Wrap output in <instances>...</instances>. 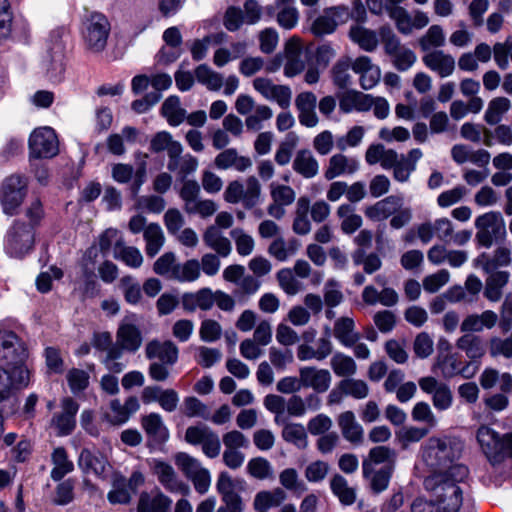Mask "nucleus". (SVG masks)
I'll return each instance as SVG.
<instances>
[{"label": "nucleus", "instance_id": "58", "mask_svg": "<svg viewBox=\"0 0 512 512\" xmlns=\"http://www.w3.org/2000/svg\"><path fill=\"white\" fill-rule=\"evenodd\" d=\"M436 365L441 370L444 378H452L458 375L461 362L456 354L437 356Z\"/></svg>", "mask_w": 512, "mask_h": 512}, {"label": "nucleus", "instance_id": "35", "mask_svg": "<svg viewBox=\"0 0 512 512\" xmlns=\"http://www.w3.org/2000/svg\"><path fill=\"white\" fill-rule=\"evenodd\" d=\"M113 256L131 268H139L143 263V256L138 248L125 246L122 238L116 240Z\"/></svg>", "mask_w": 512, "mask_h": 512}, {"label": "nucleus", "instance_id": "41", "mask_svg": "<svg viewBox=\"0 0 512 512\" xmlns=\"http://www.w3.org/2000/svg\"><path fill=\"white\" fill-rule=\"evenodd\" d=\"M418 45L423 52H431L432 48L443 47L445 45V33L443 28L434 24L431 25L426 33L418 39Z\"/></svg>", "mask_w": 512, "mask_h": 512}, {"label": "nucleus", "instance_id": "42", "mask_svg": "<svg viewBox=\"0 0 512 512\" xmlns=\"http://www.w3.org/2000/svg\"><path fill=\"white\" fill-rule=\"evenodd\" d=\"M394 470L391 466L381 467L378 470L371 468V472L363 477L369 480L372 492L379 494L388 488Z\"/></svg>", "mask_w": 512, "mask_h": 512}, {"label": "nucleus", "instance_id": "10", "mask_svg": "<svg viewBox=\"0 0 512 512\" xmlns=\"http://www.w3.org/2000/svg\"><path fill=\"white\" fill-rule=\"evenodd\" d=\"M28 145L32 158H51L58 153V140L50 127L35 129L29 137Z\"/></svg>", "mask_w": 512, "mask_h": 512}, {"label": "nucleus", "instance_id": "56", "mask_svg": "<svg viewBox=\"0 0 512 512\" xmlns=\"http://www.w3.org/2000/svg\"><path fill=\"white\" fill-rule=\"evenodd\" d=\"M175 463L188 479L197 474L198 471L204 469L198 459L185 452L176 454Z\"/></svg>", "mask_w": 512, "mask_h": 512}, {"label": "nucleus", "instance_id": "46", "mask_svg": "<svg viewBox=\"0 0 512 512\" xmlns=\"http://www.w3.org/2000/svg\"><path fill=\"white\" fill-rule=\"evenodd\" d=\"M49 54L51 59L47 75L52 82L59 83L63 80L65 72L64 47L57 44L56 51Z\"/></svg>", "mask_w": 512, "mask_h": 512}, {"label": "nucleus", "instance_id": "52", "mask_svg": "<svg viewBox=\"0 0 512 512\" xmlns=\"http://www.w3.org/2000/svg\"><path fill=\"white\" fill-rule=\"evenodd\" d=\"M341 388L345 396H350L355 399H364L369 394V387L367 383L361 379L352 377L344 378L341 380Z\"/></svg>", "mask_w": 512, "mask_h": 512}, {"label": "nucleus", "instance_id": "24", "mask_svg": "<svg viewBox=\"0 0 512 512\" xmlns=\"http://www.w3.org/2000/svg\"><path fill=\"white\" fill-rule=\"evenodd\" d=\"M484 286V297L490 302H498L503 296V288L508 284L510 273L508 271L493 270L487 272Z\"/></svg>", "mask_w": 512, "mask_h": 512}, {"label": "nucleus", "instance_id": "49", "mask_svg": "<svg viewBox=\"0 0 512 512\" xmlns=\"http://www.w3.org/2000/svg\"><path fill=\"white\" fill-rule=\"evenodd\" d=\"M21 387L25 386L17 382V374L0 366V402L8 399L15 389Z\"/></svg>", "mask_w": 512, "mask_h": 512}, {"label": "nucleus", "instance_id": "57", "mask_svg": "<svg viewBox=\"0 0 512 512\" xmlns=\"http://www.w3.org/2000/svg\"><path fill=\"white\" fill-rule=\"evenodd\" d=\"M248 473L256 479H266L273 475L270 462L263 457L252 458L247 464Z\"/></svg>", "mask_w": 512, "mask_h": 512}, {"label": "nucleus", "instance_id": "48", "mask_svg": "<svg viewBox=\"0 0 512 512\" xmlns=\"http://www.w3.org/2000/svg\"><path fill=\"white\" fill-rule=\"evenodd\" d=\"M200 276V263L196 259L187 260L184 264H178L174 271L173 280L179 282H193Z\"/></svg>", "mask_w": 512, "mask_h": 512}, {"label": "nucleus", "instance_id": "26", "mask_svg": "<svg viewBox=\"0 0 512 512\" xmlns=\"http://www.w3.org/2000/svg\"><path fill=\"white\" fill-rule=\"evenodd\" d=\"M108 461L104 455L97 452H92L89 449H82L79 459L78 466L83 473H93L98 477H103Z\"/></svg>", "mask_w": 512, "mask_h": 512}, {"label": "nucleus", "instance_id": "9", "mask_svg": "<svg viewBox=\"0 0 512 512\" xmlns=\"http://www.w3.org/2000/svg\"><path fill=\"white\" fill-rule=\"evenodd\" d=\"M185 441L191 445L201 444L203 453L209 458H216L220 454L218 434L204 424L189 426L185 432Z\"/></svg>", "mask_w": 512, "mask_h": 512}, {"label": "nucleus", "instance_id": "5", "mask_svg": "<svg viewBox=\"0 0 512 512\" xmlns=\"http://www.w3.org/2000/svg\"><path fill=\"white\" fill-rule=\"evenodd\" d=\"M111 26L107 17L96 11H86L82 20V36L88 50L99 53L107 45Z\"/></svg>", "mask_w": 512, "mask_h": 512}, {"label": "nucleus", "instance_id": "53", "mask_svg": "<svg viewBox=\"0 0 512 512\" xmlns=\"http://www.w3.org/2000/svg\"><path fill=\"white\" fill-rule=\"evenodd\" d=\"M107 499L111 504H128L131 495L127 489V480L125 477H118L113 481V489L108 493Z\"/></svg>", "mask_w": 512, "mask_h": 512}, {"label": "nucleus", "instance_id": "43", "mask_svg": "<svg viewBox=\"0 0 512 512\" xmlns=\"http://www.w3.org/2000/svg\"><path fill=\"white\" fill-rule=\"evenodd\" d=\"M510 100L506 97H495L489 104L484 114V120L489 125L501 122L503 115L510 109Z\"/></svg>", "mask_w": 512, "mask_h": 512}, {"label": "nucleus", "instance_id": "11", "mask_svg": "<svg viewBox=\"0 0 512 512\" xmlns=\"http://www.w3.org/2000/svg\"><path fill=\"white\" fill-rule=\"evenodd\" d=\"M165 150L169 157L167 169L170 172H174L178 168L179 156L182 154L183 147L180 142L173 140V137L169 132H157L150 141V151L153 153H160Z\"/></svg>", "mask_w": 512, "mask_h": 512}, {"label": "nucleus", "instance_id": "44", "mask_svg": "<svg viewBox=\"0 0 512 512\" xmlns=\"http://www.w3.org/2000/svg\"><path fill=\"white\" fill-rule=\"evenodd\" d=\"M333 372L339 377L349 378L357 371L356 362L352 357L336 352L330 360Z\"/></svg>", "mask_w": 512, "mask_h": 512}, {"label": "nucleus", "instance_id": "21", "mask_svg": "<svg viewBox=\"0 0 512 512\" xmlns=\"http://www.w3.org/2000/svg\"><path fill=\"white\" fill-rule=\"evenodd\" d=\"M403 206V198L397 195H390L384 199L368 206L365 209V216L372 221H383L397 212Z\"/></svg>", "mask_w": 512, "mask_h": 512}, {"label": "nucleus", "instance_id": "59", "mask_svg": "<svg viewBox=\"0 0 512 512\" xmlns=\"http://www.w3.org/2000/svg\"><path fill=\"white\" fill-rule=\"evenodd\" d=\"M74 486L75 481L71 478H68L64 481H61L55 490V498L53 499V503L55 505L65 506L70 504L74 500Z\"/></svg>", "mask_w": 512, "mask_h": 512}, {"label": "nucleus", "instance_id": "40", "mask_svg": "<svg viewBox=\"0 0 512 512\" xmlns=\"http://www.w3.org/2000/svg\"><path fill=\"white\" fill-rule=\"evenodd\" d=\"M143 236L146 241V254L149 257H154L158 254L165 241L161 227L157 223H150L146 226Z\"/></svg>", "mask_w": 512, "mask_h": 512}, {"label": "nucleus", "instance_id": "50", "mask_svg": "<svg viewBox=\"0 0 512 512\" xmlns=\"http://www.w3.org/2000/svg\"><path fill=\"white\" fill-rule=\"evenodd\" d=\"M282 437L286 442L292 443L298 448L304 449L307 446V435L302 424H286L282 430Z\"/></svg>", "mask_w": 512, "mask_h": 512}, {"label": "nucleus", "instance_id": "2", "mask_svg": "<svg viewBox=\"0 0 512 512\" xmlns=\"http://www.w3.org/2000/svg\"><path fill=\"white\" fill-rule=\"evenodd\" d=\"M462 450L463 445L456 438L432 436L425 444L423 458L435 472H443L459 465L455 462L460 458Z\"/></svg>", "mask_w": 512, "mask_h": 512}, {"label": "nucleus", "instance_id": "33", "mask_svg": "<svg viewBox=\"0 0 512 512\" xmlns=\"http://www.w3.org/2000/svg\"><path fill=\"white\" fill-rule=\"evenodd\" d=\"M354 329L355 323L352 318L340 317L334 324V336L343 346L352 347L360 339L359 333Z\"/></svg>", "mask_w": 512, "mask_h": 512}, {"label": "nucleus", "instance_id": "28", "mask_svg": "<svg viewBox=\"0 0 512 512\" xmlns=\"http://www.w3.org/2000/svg\"><path fill=\"white\" fill-rule=\"evenodd\" d=\"M116 340L129 353H135L142 345L140 329L131 323H121L116 333Z\"/></svg>", "mask_w": 512, "mask_h": 512}, {"label": "nucleus", "instance_id": "6", "mask_svg": "<svg viewBox=\"0 0 512 512\" xmlns=\"http://www.w3.org/2000/svg\"><path fill=\"white\" fill-rule=\"evenodd\" d=\"M28 193V179L21 174L7 176L0 186V205L4 214L17 215Z\"/></svg>", "mask_w": 512, "mask_h": 512}, {"label": "nucleus", "instance_id": "36", "mask_svg": "<svg viewBox=\"0 0 512 512\" xmlns=\"http://www.w3.org/2000/svg\"><path fill=\"white\" fill-rule=\"evenodd\" d=\"M203 241L209 248L216 251L222 257L228 256L231 252V242L228 238L224 237L220 230L214 225L206 229L203 235Z\"/></svg>", "mask_w": 512, "mask_h": 512}, {"label": "nucleus", "instance_id": "32", "mask_svg": "<svg viewBox=\"0 0 512 512\" xmlns=\"http://www.w3.org/2000/svg\"><path fill=\"white\" fill-rule=\"evenodd\" d=\"M285 52L287 57V62L284 67L285 76L294 77L300 74L304 70L305 64L300 58L302 48L299 42L294 39H290L286 43Z\"/></svg>", "mask_w": 512, "mask_h": 512}, {"label": "nucleus", "instance_id": "25", "mask_svg": "<svg viewBox=\"0 0 512 512\" xmlns=\"http://www.w3.org/2000/svg\"><path fill=\"white\" fill-rule=\"evenodd\" d=\"M154 473L158 481L170 492H187L188 486L179 481L174 468L163 461H157L154 465Z\"/></svg>", "mask_w": 512, "mask_h": 512}, {"label": "nucleus", "instance_id": "20", "mask_svg": "<svg viewBox=\"0 0 512 512\" xmlns=\"http://www.w3.org/2000/svg\"><path fill=\"white\" fill-rule=\"evenodd\" d=\"M422 61L427 68L436 72L441 78L450 76L455 69L454 57L439 49L426 53Z\"/></svg>", "mask_w": 512, "mask_h": 512}, {"label": "nucleus", "instance_id": "45", "mask_svg": "<svg viewBox=\"0 0 512 512\" xmlns=\"http://www.w3.org/2000/svg\"><path fill=\"white\" fill-rule=\"evenodd\" d=\"M195 76L199 83L205 85L212 91L220 90L223 85V76L213 71L206 64H201L195 69Z\"/></svg>", "mask_w": 512, "mask_h": 512}, {"label": "nucleus", "instance_id": "8", "mask_svg": "<svg viewBox=\"0 0 512 512\" xmlns=\"http://www.w3.org/2000/svg\"><path fill=\"white\" fill-rule=\"evenodd\" d=\"M35 231L22 220H15L6 234L5 250L14 258H23L32 251L35 242Z\"/></svg>", "mask_w": 512, "mask_h": 512}, {"label": "nucleus", "instance_id": "12", "mask_svg": "<svg viewBox=\"0 0 512 512\" xmlns=\"http://www.w3.org/2000/svg\"><path fill=\"white\" fill-rule=\"evenodd\" d=\"M389 17L395 22L397 30L403 35H409L413 29H422L429 24V17L425 12L416 10L414 16L411 17L404 7L390 8Z\"/></svg>", "mask_w": 512, "mask_h": 512}, {"label": "nucleus", "instance_id": "14", "mask_svg": "<svg viewBox=\"0 0 512 512\" xmlns=\"http://www.w3.org/2000/svg\"><path fill=\"white\" fill-rule=\"evenodd\" d=\"M62 411L53 415L51 424L57 429L58 436L72 434L76 427V415L79 411V404L72 397H65L61 401Z\"/></svg>", "mask_w": 512, "mask_h": 512}, {"label": "nucleus", "instance_id": "22", "mask_svg": "<svg viewBox=\"0 0 512 512\" xmlns=\"http://www.w3.org/2000/svg\"><path fill=\"white\" fill-rule=\"evenodd\" d=\"M317 98L312 92H302L295 99L296 108L299 111V122L306 127H315L318 117L315 112Z\"/></svg>", "mask_w": 512, "mask_h": 512}, {"label": "nucleus", "instance_id": "18", "mask_svg": "<svg viewBox=\"0 0 512 512\" xmlns=\"http://www.w3.org/2000/svg\"><path fill=\"white\" fill-rule=\"evenodd\" d=\"M302 387L312 388L316 393L326 392L331 384V374L327 369H318L314 366L302 367L299 370Z\"/></svg>", "mask_w": 512, "mask_h": 512}, {"label": "nucleus", "instance_id": "17", "mask_svg": "<svg viewBox=\"0 0 512 512\" xmlns=\"http://www.w3.org/2000/svg\"><path fill=\"white\" fill-rule=\"evenodd\" d=\"M396 459L397 452L393 448L384 445L371 448L367 457L362 461L363 476H367L375 465L391 466V469H395Z\"/></svg>", "mask_w": 512, "mask_h": 512}, {"label": "nucleus", "instance_id": "31", "mask_svg": "<svg viewBox=\"0 0 512 512\" xmlns=\"http://www.w3.org/2000/svg\"><path fill=\"white\" fill-rule=\"evenodd\" d=\"M171 503V499L160 491L153 497L148 492H142L138 500L137 512H168Z\"/></svg>", "mask_w": 512, "mask_h": 512}, {"label": "nucleus", "instance_id": "30", "mask_svg": "<svg viewBox=\"0 0 512 512\" xmlns=\"http://www.w3.org/2000/svg\"><path fill=\"white\" fill-rule=\"evenodd\" d=\"M292 167L297 174L307 179L315 177L319 171L318 161L308 149L296 153Z\"/></svg>", "mask_w": 512, "mask_h": 512}, {"label": "nucleus", "instance_id": "51", "mask_svg": "<svg viewBox=\"0 0 512 512\" xmlns=\"http://www.w3.org/2000/svg\"><path fill=\"white\" fill-rule=\"evenodd\" d=\"M179 263H176V256L173 252H166L161 255L153 264V271L167 279H173L174 271Z\"/></svg>", "mask_w": 512, "mask_h": 512}, {"label": "nucleus", "instance_id": "1", "mask_svg": "<svg viewBox=\"0 0 512 512\" xmlns=\"http://www.w3.org/2000/svg\"><path fill=\"white\" fill-rule=\"evenodd\" d=\"M465 465L451 467L450 470L434 472L424 480V487L431 492L433 500L441 512H458L463 503V491L458 486L468 477Z\"/></svg>", "mask_w": 512, "mask_h": 512}, {"label": "nucleus", "instance_id": "16", "mask_svg": "<svg viewBox=\"0 0 512 512\" xmlns=\"http://www.w3.org/2000/svg\"><path fill=\"white\" fill-rule=\"evenodd\" d=\"M141 426L148 438L151 447H158L169 439V430L163 422L160 414L152 412L141 418Z\"/></svg>", "mask_w": 512, "mask_h": 512}, {"label": "nucleus", "instance_id": "39", "mask_svg": "<svg viewBox=\"0 0 512 512\" xmlns=\"http://www.w3.org/2000/svg\"><path fill=\"white\" fill-rule=\"evenodd\" d=\"M161 114L171 126H178L184 121L186 110L180 107L179 97L171 95L163 102Z\"/></svg>", "mask_w": 512, "mask_h": 512}, {"label": "nucleus", "instance_id": "4", "mask_svg": "<svg viewBox=\"0 0 512 512\" xmlns=\"http://www.w3.org/2000/svg\"><path fill=\"white\" fill-rule=\"evenodd\" d=\"M476 438L492 466L512 458V432L501 435L491 427L482 425L477 430Z\"/></svg>", "mask_w": 512, "mask_h": 512}, {"label": "nucleus", "instance_id": "27", "mask_svg": "<svg viewBox=\"0 0 512 512\" xmlns=\"http://www.w3.org/2000/svg\"><path fill=\"white\" fill-rule=\"evenodd\" d=\"M181 302L187 312H194L197 308L207 311L213 307L215 299L210 288H201L195 293H184Z\"/></svg>", "mask_w": 512, "mask_h": 512}, {"label": "nucleus", "instance_id": "47", "mask_svg": "<svg viewBox=\"0 0 512 512\" xmlns=\"http://www.w3.org/2000/svg\"><path fill=\"white\" fill-rule=\"evenodd\" d=\"M286 498L285 492L281 488L274 491H261L256 494L254 499V508L256 510H265L273 506L280 505Z\"/></svg>", "mask_w": 512, "mask_h": 512}, {"label": "nucleus", "instance_id": "61", "mask_svg": "<svg viewBox=\"0 0 512 512\" xmlns=\"http://www.w3.org/2000/svg\"><path fill=\"white\" fill-rule=\"evenodd\" d=\"M184 413L187 417H201L205 420L210 419L208 407L194 396L184 399Z\"/></svg>", "mask_w": 512, "mask_h": 512}, {"label": "nucleus", "instance_id": "3", "mask_svg": "<svg viewBox=\"0 0 512 512\" xmlns=\"http://www.w3.org/2000/svg\"><path fill=\"white\" fill-rule=\"evenodd\" d=\"M27 357V348L16 333L0 329V358L17 374V382L24 386L30 381V371L24 365Z\"/></svg>", "mask_w": 512, "mask_h": 512}, {"label": "nucleus", "instance_id": "7", "mask_svg": "<svg viewBox=\"0 0 512 512\" xmlns=\"http://www.w3.org/2000/svg\"><path fill=\"white\" fill-rule=\"evenodd\" d=\"M477 233L475 240L481 247L490 248L493 243H500L506 237V225L500 212L490 211L475 220Z\"/></svg>", "mask_w": 512, "mask_h": 512}, {"label": "nucleus", "instance_id": "55", "mask_svg": "<svg viewBox=\"0 0 512 512\" xmlns=\"http://www.w3.org/2000/svg\"><path fill=\"white\" fill-rule=\"evenodd\" d=\"M120 287L123 289L124 299L129 304H137L141 299V287L140 284L134 279V277L127 275L121 278Z\"/></svg>", "mask_w": 512, "mask_h": 512}, {"label": "nucleus", "instance_id": "15", "mask_svg": "<svg viewBox=\"0 0 512 512\" xmlns=\"http://www.w3.org/2000/svg\"><path fill=\"white\" fill-rule=\"evenodd\" d=\"M350 13L344 6H334L327 8L323 15L318 16L311 26L315 36H324L333 33L339 22H345Z\"/></svg>", "mask_w": 512, "mask_h": 512}, {"label": "nucleus", "instance_id": "23", "mask_svg": "<svg viewBox=\"0 0 512 512\" xmlns=\"http://www.w3.org/2000/svg\"><path fill=\"white\" fill-rule=\"evenodd\" d=\"M337 422L344 439L356 445L363 442V427L356 421L355 414L352 411L342 412L338 416Z\"/></svg>", "mask_w": 512, "mask_h": 512}, {"label": "nucleus", "instance_id": "63", "mask_svg": "<svg viewBox=\"0 0 512 512\" xmlns=\"http://www.w3.org/2000/svg\"><path fill=\"white\" fill-rule=\"evenodd\" d=\"M231 237L235 240L236 250L239 255H250L254 249L253 238L245 234L241 229L236 228L230 232Z\"/></svg>", "mask_w": 512, "mask_h": 512}, {"label": "nucleus", "instance_id": "37", "mask_svg": "<svg viewBox=\"0 0 512 512\" xmlns=\"http://www.w3.org/2000/svg\"><path fill=\"white\" fill-rule=\"evenodd\" d=\"M51 460L54 467L51 470L50 476L54 481H61L65 475L74 469V464L68 459L67 451L64 447L55 448L52 452Z\"/></svg>", "mask_w": 512, "mask_h": 512}, {"label": "nucleus", "instance_id": "62", "mask_svg": "<svg viewBox=\"0 0 512 512\" xmlns=\"http://www.w3.org/2000/svg\"><path fill=\"white\" fill-rule=\"evenodd\" d=\"M511 263V251L507 247H498L493 257L484 265L485 272H493L499 267L508 266Z\"/></svg>", "mask_w": 512, "mask_h": 512}, {"label": "nucleus", "instance_id": "60", "mask_svg": "<svg viewBox=\"0 0 512 512\" xmlns=\"http://www.w3.org/2000/svg\"><path fill=\"white\" fill-rule=\"evenodd\" d=\"M379 35L384 46V51L390 57L404 47L401 45L400 39L390 26H382L379 29Z\"/></svg>", "mask_w": 512, "mask_h": 512}, {"label": "nucleus", "instance_id": "29", "mask_svg": "<svg viewBox=\"0 0 512 512\" xmlns=\"http://www.w3.org/2000/svg\"><path fill=\"white\" fill-rule=\"evenodd\" d=\"M456 346L465 352L472 363H477L486 353L485 341L480 336L472 333L461 336L457 340Z\"/></svg>", "mask_w": 512, "mask_h": 512}, {"label": "nucleus", "instance_id": "54", "mask_svg": "<svg viewBox=\"0 0 512 512\" xmlns=\"http://www.w3.org/2000/svg\"><path fill=\"white\" fill-rule=\"evenodd\" d=\"M261 185L255 176H250L246 180V188L243 194V206L246 209L254 208L260 200Z\"/></svg>", "mask_w": 512, "mask_h": 512}, {"label": "nucleus", "instance_id": "13", "mask_svg": "<svg viewBox=\"0 0 512 512\" xmlns=\"http://www.w3.org/2000/svg\"><path fill=\"white\" fill-rule=\"evenodd\" d=\"M243 481H234L228 472L223 471L219 474L216 483V490L224 503L223 507L232 512H243L244 505L241 496L237 493V484Z\"/></svg>", "mask_w": 512, "mask_h": 512}, {"label": "nucleus", "instance_id": "64", "mask_svg": "<svg viewBox=\"0 0 512 512\" xmlns=\"http://www.w3.org/2000/svg\"><path fill=\"white\" fill-rule=\"evenodd\" d=\"M394 67L400 71H407L416 62V54L409 48L403 47L391 56Z\"/></svg>", "mask_w": 512, "mask_h": 512}, {"label": "nucleus", "instance_id": "19", "mask_svg": "<svg viewBox=\"0 0 512 512\" xmlns=\"http://www.w3.org/2000/svg\"><path fill=\"white\" fill-rule=\"evenodd\" d=\"M145 355L149 360L158 359L159 362L173 366L178 361L179 349L170 340H151L145 347Z\"/></svg>", "mask_w": 512, "mask_h": 512}, {"label": "nucleus", "instance_id": "38", "mask_svg": "<svg viewBox=\"0 0 512 512\" xmlns=\"http://www.w3.org/2000/svg\"><path fill=\"white\" fill-rule=\"evenodd\" d=\"M349 36L351 40L357 43L361 49L372 52L378 46L377 33L362 26H353L350 28Z\"/></svg>", "mask_w": 512, "mask_h": 512}, {"label": "nucleus", "instance_id": "34", "mask_svg": "<svg viewBox=\"0 0 512 512\" xmlns=\"http://www.w3.org/2000/svg\"><path fill=\"white\" fill-rule=\"evenodd\" d=\"M330 489L342 505L350 506L356 501V489L349 486L341 474H334L330 480Z\"/></svg>", "mask_w": 512, "mask_h": 512}]
</instances>
